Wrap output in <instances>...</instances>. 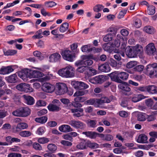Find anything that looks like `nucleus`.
I'll list each match as a JSON object with an SVG mask.
<instances>
[{"label": "nucleus", "mask_w": 157, "mask_h": 157, "mask_svg": "<svg viewBox=\"0 0 157 157\" xmlns=\"http://www.w3.org/2000/svg\"><path fill=\"white\" fill-rule=\"evenodd\" d=\"M120 51L121 52V56L123 57L124 56L125 53L128 58H135L142 55L143 52V48L141 45L139 44L134 46L126 47V44L123 43L121 46Z\"/></svg>", "instance_id": "f257e3e1"}, {"label": "nucleus", "mask_w": 157, "mask_h": 157, "mask_svg": "<svg viewBox=\"0 0 157 157\" xmlns=\"http://www.w3.org/2000/svg\"><path fill=\"white\" fill-rule=\"evenodd\" d=\"M43 74L40 71L32 69H26L18 73L19 77L23 80H26L27 78H39L42 76Z\"/></svg>", "instance_id": "f03ea898"}, {"label": "nucleus", "mask_w": 157, "mask_h": 157, "mask_svg": "<svg viewBox=\"0 0 157 157\" xmlns=\"http://www.w3.org/2000/svg\"><path fill=\"white\" fill-rule=\"evenodd\" d=\"M114 42V44L113 43L110 42V46L109 48V52L112 53H116V54L114 56V57L116 59L120 60L121 59L120 55H121V52L120 51L121 47L119 49L117 48L120 46V43L117 40H115Z\"/></svg>", "instance_id": "7ed1b4c3"}, {"label": "nucleus", "mask_w": 157, "mask_h": 157, "mask_svg": "<svg viewBox=\"0 0 157 157\" xmlns=\"http://www.w3.org/2000/svg\"><path fill=\"white\" fill-rule=\"evenodd\" d=\"M59 75L63 78H71L75 76V68L71 65H69L64 68L60 69L58 71Z\"/></svg>", "instance_id": "20e7f679"}, {"label": "nucleus", "mask_w": 157, "mask_h": 157, "mask_svg": "<svg viewBox=\"0 0 157 157\" xmlns=\"http://www.w3.org/2000/svg\"><path fill=\"white\" fill-rule=\"evenodd\" d=\"M12 114L15 116L26 117L30 113V110L28 107H21L13 111Z\"/></svg>", "instance_id": "39448f33"}, {"label": "nucleus", "mask_w": 157, "mask_h": 157, "mask_svg": "<svg viewBox=\"0 0 157 157\" xmlns=\"http://www.w3.org/2000/svg\"><path fill=\"white\" fill-rule=\"evenodd\" d=\"M117 30V26L114 25H112L109 29V44L110 42L113 43L114 44L115 40H117L120 42L119 40L118 39H114Z\"/></svg>", "instance_id": "423d86ee"}, {"label": "nucleus", "mask_w": 157, "mask_h": 157, "mask_svg": "<svg viewBox=\"0 0 157 157\" xmlns=\"http://www.w3.org/2000/svg\"><path fill=\"white\" fill-rule=\"evenodd\" d=\"M16 88L19 90L26 93L32 92L33 91V89L30 85L25 83H21L17 85Z\"/></svg>", "instance_id": "0eeeda50"}, {"label": "nucleus", "mask_w": 157, "mask_h": 157, "mask_svg": "<svg viewBox=\"0 0 157 157\" xmlns=\"http://www.w3.org/2000/svg\"><path fill=\"white\" fill-rule=\"evenodd\" d=\"M56 93L57 94L60 95L66 93L67 90L66 85L63 83H57L56 84Z\"/></svg>", "instance_id": "6e6552de"}, {"label": "nucleus", "mask_w": 157, "mask_h": 157, "mask_svg": "<svg viewBox=\"0 0 157 157\" xmlns=\"http://www.w3.org/2000/svg\"><path fill=\"white\" fill-rule=\"evenodd\" d=\"M108 99L107 97L101 98V99L92 98L87 100L85 102L86 104L89 105H93L97 103L98 104H101L102 103L107 102Z\"/></svg>", "instance_id": "1a4fd4ad"}, {"label": "nucleus", "mask_w": 157, "mask_h": 157, "mask_svg": "<svg viewBox=\"0 0 157 157\" xmlns=\"http://www.w3.org/2000/svg\"><path fill=\"white\" fill-rule=\"evenodd\" d=\"M68 124L72 127L76 129H82L85 128V124L83 122L79 121L74 120L70 121Z\"/></svg>", "instance_id": "9d476101"}, {"label": "nucleus", "mask_w": 157, "mask_h": 157, "mask_svg": "<svg viewBox=\"0 0 157 157\" xmlns=\"http://www.w3.org/2000/svg\"><path fill=\"white\" fill-rule=\"evenodd\" d=\"M61 54L64 59L69 61L73 62L75 58L74 54L69 50H65L62 52Z\"/></svg>", "instance_id": "9b49d317"}, {"label": "nucleus", "mask_w": 157, "mask_h": 157, "mask_svg": "<svg viewBox=\"0 0 157 157\" xmlns=\"http://www.w3.org/2000/svg\"><path fill=\"white\" fill-rule=\"evenodd\" d=\"M42 90L48 93H51L55 90V86L54 85L48 82L44 83L42 85Z\"/></svg>", "instance_id": "f8f14e48"}, {"label": "nucleus", "mask_w": 157, "mask_h": 157, "mask_svg": "<svg viewBox=\"0 0 157 157\" xmlns=\"http://www.w3.org/2000/svg\"><path fill=\"white\" fill-rule=\"evenodd\" d=\"M155 65L156 63L148 65L146 68L145 74L150 77L152 75H154Z\"/></svg>", "instance_id": "ddd939ff"}, {"label": "nucleus", "mask_w": 157, "mask_h": 157, "mask_svg": "<svg viewBox=\"0 0 157 157\" xmlns=\"http://www.w3.org/2000/svg\"><path fill=\"white\" fill-rule=\"evenodd\" d=\"M118 73L119 71H115L109 74V76L110 77L112 81L121 83L122 81L119 78Z\"/></svg>", "instance_id": "4468645a"}, {"label": "nucleus", "mask_w": 157, "mask_h": 157, "mask_svg": "<svg viewBox=\"0 0 157 157\" xmlns=\"http://www.w3.org/2000/svg\"><path fill=\"white\" fill-rule=\"evenodd\" d=\"M74 88L78 90L80 88L86 89L88 88L89 86L85 83L82 82H76L73 84Z\"/></svg>", "instance_id": "2eb2a0df"}, {"label": "nucleus", "mask_w": 157, "mask_h": 157, "mask_svg": "<svg viewBox=\"0 0 157 157\" xmlns=\"http://www.w3.org/2000/svg\"><path fill=\"white\" fill-rule=\"evenodd\" d=\"M61 58L60 55L57 53L52 54L49 57L48 61L50 62H56L59 61Z\"/></svg>", "instance_id": "dca6fc26"}, {"label": "nucleus", "mask_w": 157, "mask_h": 157, "mask_svg": "<svg viewBox=\"0 0 157 157\" xmlns=\"http://www.w3.org/2000/svg\"><path fill=\"white\" fill-rule=\"evenodd\" d=\"M13 71L14 69L11 66L3 67L0 70V74L3 75L8 74L12 72Z\"/></svg>", "instance_id": "f3484780"}, {"label": "nucleus", "mask_w": 157, "mask_h": 157, "mask_svg": "<svg viewBox=\"0 0 157 157\" xmlns=\"http://www.w3.org/2000/svg\"><path fill=\"white\" fill-rule=\"evenodd\" d=\"M83 134L91 139H95L97 137H100L101 136H102V134H99L95 132H82Z\"/></svg>", "instance_id": "a211bd4d"}, {"label": "nucleus", "mask_w": 157, "mask_h": 157, "mask_svg": "<svg viewBox=\"0 0 157 157\" xmlns=\"http://www.w3.org/2000/svg\"><path fill=\"white\" fill-rule=\"evenodd\" d=\"M17 75L14 74L6 77L5 79L9 83H15L17 82Z\"/></svg>", "instance_id": "6ab92c4d"}, {"label": "nucleus", "mask_w": 157, "mask_h": 157, "mask_svg": "<svg viewBox=\"0 0 157 157\" xmlns=\"http://www.w3.org/2000/svg\"><path fill=\"white\" fill-rule=\"evenodd\" d=\"M155 51L156 48L154 43H150L146 46V52L148 55L153 54Z\"/></svg>", "instance_id": "aec40b11"}, {"label": "nucleus", "mask_w": 157, "mask_h": 157, "mask_svg": "<svg viewBox=\"0 0 157 157\" xmlns=\"http://www.w3.org/2000/svg\"><path fill=\"white\" fill-rule=\"evenodd\" d=\"M92 56L90 55L84 56L82 58L84 60V64L86 66H90L93 63V61L91 60Z\"/></svg>", "instance_id": "412c9836"}, {"label": "nucleus", "mask_w": 157, "mask_h": 157, "mask_svg": "<svg viewBox=\"0 0 157 157\" xmlns=\"http://www.w3.org/2000/svg\"><path fill=\"white\" fill-rule=\"evenodd\" d=\"M59 129L61 132L65 133L73 131L72 129L70 126L67 124L61 125L59 127Z\"/></svg>", "instance_id": "4be33fe9"}, {"label": "nucleus", "mask_w": 157, "mask_h": 157, "mask_svg": "<svg viewBox=\"0 0 157 157\" xmlns=\"http://www.w3.org/2000/svg\"><path fill=\"white\" fill-rule=\"evenodd\" d=\"M147 137L144 134L140 135L137 140V142L139 143H146L147 142Z\"/></svg>", "instance_id": "5701e85b"}, {"label": "nucleus", "mask_w": 157, "mask_h": 157, "mask_svg": "<svg viewBox=\"0 0 157 157\" xmlns=\"http://www.w3.org/2000/svg\"><path fill=\"white\" fill-rule=\"evenodd\" d=\"M147 92L151 94H157V86L154 85L147 86Z\"/></svg>", "instance_id": "b1692460"}, {"label": "nucleus", "mask_w": 157, "mask_h": 157, "mask_svg": "<svg viewBox=\"0 0 157 157\" xmlns=\"http://www.w3.org/2000/svg\"><path fill=\"white\" fill-rule=\"evenodd\" d=\"M108 79V77L105 75H99L94 77V79L97 83H101Z\"/></svg>", "instance_id": "393cba45"}, {"label": "nucleus", "mask_w": 157, "mask_h": 157, "mask_svg": "<svg viewBox=\"0 0 157 157\" xmlns=\"http://www.w3.org/2000/svg\"><path fill=\"white\" fill-rule=\"evenodd\" d=\"M118 86L120 89L124 91L129 92L131 90V88L129 87L128 84L125 82L119 84Z\"/></svg>", "instance_id": "a878e982"}, {"label": "nucleus", "mask_w": 157, "mask_h": 157, "mask_svg": "<svg viewBox=\"0 0 157 157\" xmlns=\"http://www.w3.org/2000/svg\"><path fill=\"white\" fill-rule=\"evenodd\" d=\"M23 97L26 100V102L27 104L31 105L34 104V99L31 96L24 95H23Z\"/></svg>", "instance_id": "bb28decb"}, {"label": "nucleus", "mask_w": 157, "mask_h": 157, "mask_svg": "<svg viewBox=\"0 0 157 157\" xmlns=\"http://www.w3.org/2000/svg\"><path fill=\"white\" fill-rule=\"evenodd\" d=\"M147 116V115L145 113L139 112L137 115V119L139 121H144L146 120Z\"/></svg>", "instance_id": "cd10ccee"}, {"label": "nucleus", "mask_w": 157, "mask_h": 157, "mask_svg": "<svg viewBox=\"0 0 157 157\" xmlns=\"http://www.w3.org/2000/svg\"><path fill=\"white\" fill-rule=\"evenodd\" d=\"M89 67L86 66L78 67L76 69V71L80 73H84L87 75L88 71H89Z\"/></svg>", "instance_id": "c85d7f7f"}, {"label": "nucleus", "mask_w": 157, "mask_h": 157, "mask_svg": "<svg viewBox=\"0 0 157 157\" xmlns=\"http://www.w3.org/2000/svg\"><path fill=\"white\" fill-rule=\"evenodd\" d=\"M149 136L151 137L149 139V141L151 143H153L155 141V139H157V132L151 131L149 132Z\"/></svg>", "instance_id": "c756f323"}, {"label": "nucleus", "mask_w": 157, "mask_h": 157, "mask_svg": "<svg viewBox=\"0 0 157 157\" xmlns=\"http://www.w3.org/2000/svg\"><path fill=\"white\" fill-rule=\"evenodd\" d=\"M47 108L50 111H57L60 109L59 106L54 104H50L48 106Z\"/></svg>", "instance_id": "7c9ffc66"}, {"label": "nucleus", "mask_w": 157, "mask_h": 157, "mask_svg": "<svg viewBox=\"0 0 157 157\" xmlns=\"http://www.w3.org/2000/svg\"><path fill=\"white\" fill-rule=\"evenodd\" d=\"M128 73L127 72H119V78L121 80H126L128 78Z\"/></svg>", "instance_id": "2f4dec72"}, {"label": "nucleus", "mask_w": 157, "mask_h": 157, "mask_svg": "<svg viewBox=\"0 0 157 157\" xmlns=\"http://www.w3.org/2000/svg\"><path fill=\"white\" fill-rule=\"evenodd\" d=\"M69 24L65 22L62 24L60 26L59 30L60 32L63 33L67 31L68 29Z\"/></svg>", "instance_id": "473e14b6"}, {"label": "nucleus", "mask_w": 157, "mask_h": 157, "mask_svg": "<svg viewBox=\"0 0 157 157\" xmlns=\"http://www.w3.org/2000/svg\"><path fill=\"white\" fill-rule=\"evenodd\" d=\"M155 12V8L153 5L147 6V13L149 15H153Z\"/></svg>", "instance_id": "72a5a7b5"}, {"label": "nucleus", "mask_w": 157, "mask_h": 157, "mask_svg": "<svg viewBox=\"0 0 157 157\" xmlns=\"http://www.w3.org/2000/svg\"><path fill=\"white\" fill-rule=\"evenodd\" d=\"M47 148L50 151L54 153L57 150V147L55 144H50L48 145Z\"/></svg>", "instance_id": "f704fd0d"}, {"label": "nucleus", "mask_w": 157, "mask_h": 157, "mask_svg": "<svg viewBox=\"0 0 157 157\" xmlns=\"http://www.w3.org/2000/svg\"><path fill=\"white\" fill-rule=\"evenodd\" d=\"M3 52L5 56H12L16 54L17 53V51L15 50H4Z\"/></svg>", "instance_id": "c9c22d12"}, {"label": "nucleus", "mask_w": 157, "mask_h": 157, "mask_svg": "<svg viewBox=\"0 0 157 157\" xmlns=\"http://www.w3.org/2000/svg\"><path fill=\"white\" fill-rule=\"evenodd\" d=\"M81 50L82 52L87 53L92 51V48H90V44L82 46L81 48Z\"/></svg>", "instance_id": "e433bc0d"}, {"label": "nucleus", "mask_w": 157, "mask_h": 157, "mask_svg": "<svg viewBox=\"0 0 157 157\" xmlns=\"http://www.w3.org/2000/svg\"><path fill=\"white\" fill-rule=\"evenodd\" d=\"M28 127V125L26 123L21 122L17 124L16 128L17 130H21L27 128Z\"/></svg>", "instance_id": "4c0bfd02"}, {"label": "nucleus", "mask_w": 157, "mask_h": 157, "mask_svg": "<svg viewBox=\"0 0 157 157\" xmlns=\"http://www.w3.org/2000/svg\"><path fill=\"white\" fill-rule=\"evenodd\" d=\"M42 33V31L41 29L39 30L36 32L35 34L32 36V38L36 39L42 38L43 37Z\"/></svg>", "instance_id": "58836bf2"}, {"label": "nucleus", "mask_w": 157, "mask_h": 157, "mask_svg": "<svg viewBox=\"0 0 157 157\" xmlns=\"http://www.w3.org/2000/svg\"><path fill=\"white\" fill-rule=\"evenodd\" d=\"M144 29L146 33L149 34L153 33L154 30L153 27L149 25L145 27Z\"/></svg>", "instance_id": "ea45409f"}, {"label": "nucleus", "mask_w": 157, "mask_h": 157, "mask_svg": "<svg viewBox=\"0 0 157 157\" xmlns=\"http://www.w3.org/2000/svg\"><path fill=\"white\" fill-rule=\"evenodd\" d=\"M108 68V63H107L103 64L100 66L99 67V69L102 72H107Z\"/></svg>", "instance_id": "a19ab883"}, {"label": "nucleus", "mask_w": 157, "mask_h": 157, "mask_svg": "<svg viewBox=\"0 0 157 157\" xmlns=\"http://www.w3.org/2000/svg\"><path fill=\"white\" fill-rule=\"evenodd\" d=\"M47 117H40L36 118L35 121L37 122L43 124L45 123L47 120Z\"/></svg>", "instance_id": "79ce46f5"}, {"label": "nucleus", "mask_w": 157, "mask_h": 157, "mask_svg": "<svg viewBox=\"0 0 157 157\" xmlns=\"http://www.w3.org/2000/svg\"><path fill=\"white\" fill-rule=\"evenodd\" d=\"M32 133L29 131H23L19 133V135L23 137H27L31 136Z\"/></svg>", "instance_id": "37998d69"}, {"label": "nucleus", "mask_w": 157, "mask_h": 157, "mask_svg": "<svg viewBox=\"0 0 157 157\" xmlns=\"http://www.w3.org/2000/svg\"><path fill=\"white\" fill-rule=\"evenodd\" d=\"M87 144L86 142L84 141L81 142L77 146V148L79 149H83L86 148Z\"/></svg>", "instance_id": "c03bdc74"}, {"label": "nucleus", "mask_w": 157, "mask_h": 157, "mask_svg": "<svg viewBox=\"0 0 157 157\" xmlns=\"http://www.w3.org/2000/svg\"><path fill=\"white\" fill-rule=\"evenodd\" d=\"M104 6L101 4H98L95 6L93 8V10L96 12L101 11L103 8Z\"/></svg>", "instance_id": "a18cd8bd"}, {"label": "nucleus", "mask_w": 157, "mask_h": 157, "mask_svg": "<svg viewBox=\"0 0 157 157\" xmlns=\"http://www.w3.org/2000/svg\"><path fill=\"white\" fill-rule=\"evenodd\" d=\"M87 91V90H82L77 91L74 94L73 96L74 97H78L79 96H82L86 94Z\"/></svg>", "instance_id": "49530a36"}, {"label": "nucleus", "mask_w": 157, "mask_h": 157, "mask_svg": "<svg viewBox=\"0 0 157 157\" xmlns=\"http://www.w3.org/2000/svg\"><path fill=\"white\" fill-rule=\"evenodd\" d=\"M49 139L45 137L39 138L38 139V142L41 144H44L49 142Z\"/></svg>", "instance_id": "de8ad7c7"}, {"label": "nucleus", "mask_w": 157, "mask_h": 157, "mask_svg": "<svg viewBox=\"0 0 157 157\" xmlns=\"http://www.w3.org/2000/svg\"><path fill=\"white\" fill-rule=\"evenodd\" d=\"M88 69L89 70V71H88L87 76H89L94 75L97 74V71L93 68L90 67H89Z\"/></svg>", "instance_id": "09e8293b"}, {"label": "nucleus", "mask_w": 157, "mask_h": 157, "mask_svg": "<svg viewBox=\"0 0 157 157\" xmlns=\"http://www.w3.org/2000/svg\"><path fill=\"white\" fill-rule=\"evenodd\" d=\"M137 64V62L135 61H131L127 63L126 67L128 68H131L134 67Z\"/></svg>", "instance_id": "8fccbe9b"}, {"label": "nucleus", "mask_w": 157, "mask_h": 157, "mask_svg": "<svg viewBox=\"0 0 157 157\" xmlns=\"http://www.w3.org/2000/svg\"><path fill=\"white\" fill-rule=\"evenodd\" d=\"M144 66L141 65L136 66L133 68L134 71L139 72H142L144 68Z\"/></svg>", "instance_id": "3c124183"}, {"label": "nucleus", "mask_w": 157, "mask_h": 157, "mask_svg": "<svg viewBox=\"0 0 157 157\" xmlns=\"http://www.w3.org/2000/svg\"><path fill=\"white\" fill-rule=\"evenodd\" d=\"M136 91H140L141 92H147V86H139L136 88Z\"/></svg>", "instance_id": "603ef678"}, {"label": "nucleus", "mask_w": 157, "mask_h": 157, "mask_svg": "<svg viewBox=\"0 0 157 157\" xmlns=\"http://www.w3.org/2000/svg\"><path fill=\"white\" fill-rule=\"evenodd\" d=\"M86 100V98L84 97H78L75 98L74 101L79 102H83Z\"/></svg>", "instance_id": "864d4df0"}, {"label": "nucleus", "mask_w": 157, "mask_h": 157, "mask_svg": "<svg viewBox=\"0 0 157 157\" xmlns=\"http://www.w3.org/2000/svg\"><path fill=\"white\" fill-rule=\"evenodd\" d=\"M45 4L48 8L56 6L57 4L54 2H45Z\"/></svg>", "instance_id": "5fc2aeb1"}, {"label": "nucleus", "mask_w": 157, "mask_h": 157, "mask_svg": "<svg viewBox=\"0 0 157 157\" xmlns=\"http://www.w3.org/2000/svg\"><path fill=\"white\" fill-rule=\"evenodd\" d=\"M145 103L146 105L148 107L153 109V107H152V105L153 104V101L151 99H150L147 100L145 101Z\"/></svg>", "instance_id": "6e6d98bb"}, {"label": "nucleus", "mask_w": 157, "mask_h": 157, "mask_svg": "<svg viewBox=\"0 0 157 157\" xmlns=\"http://www.w3.org/2000/svg\"><path fill=\"white\" fill-rule=\"evenodd\" d=\"M87 145L89 147L93 149H96L99 147L98 144L90 142L88 143Z\"/></svg>", "instance_id": "4d7b16f0"}, {"label": "nucleus", "mask_w": 157, "mask_h": 157, "mask_svg": "<svg viewBox=\"0 0 157 157\" xmlns=\"http://www.w3.org/2000/svg\"><path fill=\"white\" fill-rule=\"evenodd\" d=\"M71 104L75 108H81L82 107V105L81 103L78 102H77L75 101L71 102Z\"/></svg>", "instance_id": "13d9d810"}, {"label": "nucleus", "mask_w": 157, "mask_h": 157, "mask_svg": "<svg viewBox=\"0 0 157 157\" xmlns=\"http://www.w3.org/2000/svg\"><path fill=\"white\" fill-rule=\"evenodd\" d=\"M134 25L137 28H140L141 25V21L139 19H136L134 21Z\"/></svg>", "instance_id": "bf43d9fd"}, {"label": "nucleus", "mask_w": 157, "mask_h": 157, "mask_svg": "<svg viewBox=\"0 0 157 157\" xmlns=\"http://www.w3.org/2000/svg\"><path fill=\"white\" fill-rule=\"evenodd\" d=\"M128 98H125L122 100L121 105L123 107H126L128 106Z\"/></svg>", "instance_id": "052dcab7"}, {"label": "nucleus", "mask_w": 157, "mask_h": 157, "mask_svg": "<svg viewBox=\"0 0 157 157\" xmlns=\"http://www.w3.org/2000/svg\"><path fill=\"white\" fill-rule=\"evenodd\" d=\"M142 96L141 95H138L133 97L132 98V101L134 102H136L141 100L143 98H141Z\"/></svg>", "instance_id": "680f3d73"}, {"label": "nucleus", "mask_w": 157, "mask_h": 157, "mask_svg": "<svg viewBox=\"0 0 157 157\" xmlns=\"http://www.w3.org/2000/svg\"><path fill=\"white\" fill-rule=\"evenodd\" d=\"M7 157H22V155L20 153H12L9 154L7 155Z\"/></svg>", "instance_id": "e2e57ef3"}, {"label": "nucleus", "mask_w": 157, "mask_h": 157, "mask_svg": "<svg viewBox=\"0 0 157 157\" xmlns=\"http://www.w3.org/2000/svg\"><path fill=\"white\" fill-rule=\"evenodd\" d=\"M33 147L36 150H41L42 147L41 145L37 143H34L33 144Z\"/></svg>", "instance_id": "0e129e2a"}, {"label": "nucleus", "mask_w": 157, "mask_h": 157, "mask_svg": "<svg viewBox=\"0 0 157 157\" xmlns=\"http://www.w3.org/2000/svg\"><path fill=\"white\" fill-rule=\"evenodd\" d=\"M44 127H40L38 128L36 133L39 135H42L44 133Z\"/></svg>", "instance_id": "69168bd1"}, {"label": "nucleus", "mask_w": 157, "mask_h": 157, "mask_svg": "<svg viewBox=\"0 0 157 157\" xmlns=\"http://www.w3.org/2000/svg\"><path fill=\"white\" fill-rule=\"evenodd\" d=\"M127 10H124L121 11L120 12L118 16V18L119 19H121L123 18L125 14L126 13Z\"/></svg>", "instance_id": "338daca9"}, {"label": "nucleus", "mask_w": 157, "mask_h": 157, "mask_svg": "<svg viewBox=\"0 0 157 157\" xmlns=\"http://www.w3.org/2000/svg\"><path fill=\"white\" fill-rule=\"evenodd\" d=\"M148 121H151L154 120L155 119V115L152 114L150 115H147V119Z\"/></svg>", "instance_id": "774afa93"}]
</instances>
